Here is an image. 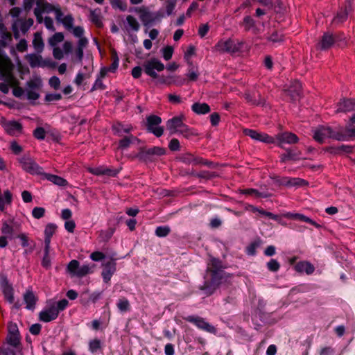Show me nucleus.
<instances>
[{
  "label": "nucleus",
  "instance_id": "obj_33",
  "mask_svg": "<svg viewBox=\"0 0 355 355\" xmlns=\"http://www.w3.org/2000/svg\"><path fill=\"white\" fill-rule=\"evenodd\" d=\"M138 141L139 139H137V137L130 135L125 137L119 141V146L117 148L123 150L128 148L130 146V144H135V142Z\"/></svg>",
  "mask_w": 355,
  "mask_h": 355
},
{
  "label": "nucleus",
  "instance_id": "obj_8",
  "mask_svg": "<svg viewBox=\"0 0 355 355\" xmlns=\"http://www.w3.org/2000/svg\"><path fill=\"white\" fill-rule=\"evenodd\" d=\"M25 60L28 62L31 68L36 67H53L54 62L51 59H43L40 53H30L25 55Z\"/></svg>",
  "mask_w": 355,
  "mask_h": 355
},
{
  "label": "nucleus",
  "instance_id": "obj_41",
  "mask_svg": "<svg viewBox=\"0 0 355 355\" xmlns=\"http://www.w3.org/2000/svg\"><path fill=\"white\" fill-rule=\"evenodd\" d=\"M300 158V153L297 151L293 150L291 149L286 150V153L282 155L280 157V159L282 162H285L287 160H296Z\"/></svg>",
  "mask_w": 355,
  "mask_h": 355
},
{
  "label": "nucleus",
  "instance_id": "obj_5",
  "mask_svg": "<svg viewBox=\"0 0 355 355\" xmlns=\"http://www.w3.org/2000/svg\"><path fill=\"white\" fill-rule=\"evenodd\" d=\"M184 116L183 115L174 116L166 122V128L171 135L179 133L184 137L190 135V130L189 127L184 123Z\"/></svg>",
  "mask_w": 355,
  "mask_h": 355
},
{
  "label": "nucleus",
  "instance_id": "obj_64",
  "mask_svg": "<svg viewBox=\"0 0 355 355\" xmlns=\"http://www.w3.org/2000/svg\"><path fill=\"white\" fill-rule=\"evenodd\" d=\"M261 8L266 9L268 12L270 11L273 8L272 0H256Z\"/></svg>",
  "mask_w": 355,
  "mask_h": 355
},
{
  "label": "nucleus",
  "instance_id": "obj_4",
  "mask_svg": "<svg viewBox=\"0 0 355 355\" xmlns=\"http://www.w3.org/2000/svg\"><path fill=\"white\" fill-rule=\"evenodd\" d=\"M243 47V43L232 39L220 40L214 46V51L220 53L233 54L239 52Z\"/></svg>",
  "mask_w": 355,
  "mask_h": 355
},
{
  "label": "nucleus",
  "instance_id": "obj_45",
  "mask_svg": "<svg viewBox=\"0 0 355 355\" xmlns=\"http://www.w3.org/2000/svg\"><path fill=\"white\" fill-rule=\"evenodd\" d=\"M64 40V35L61 32L55 33L53 36L49 38L48 43L51 46H57L58 43Z\"/></svg>",
  "mask_w": 355,
  "mask_h": 355
},
{
  "label": "nucleus",
  "instance_id": "obj_51",
  "mask_svg": "<svg viewBox=\"0 0 355 355\" xmlns=\"http://www.w3.org/2000/svg\"><path fill=\"white\" fill-rule=\"evenodd\" d=\"M307 182L299 178H289L288 177V187H301L304 185H306Z\"/></svg>",
  "mask_w": 355,
  "mask_h": 355
},
{
  "label": "nucleus",
  "instance_id": "obj_22",
  "mask_svg": "<svg viewBox=\"0 0 355 355\" xmlns=\"http://www.w3.org/2000/svg\"><path fill=\"white\" fill-rule=\"evenodd\" d=\"M116 270V263L114 261H110L104 264L101 274L104 282L108 283L110 281Z\"/></svg>",
  "mask_w": 355,
  "mask_h": 355
},
{
  "label": "nucleus",
  "instance_id": "obj_23",
  "mask_svg": "<svg viewBox=\"0 0 355 355\" xmlns=\"http://www.w3.org/2000/svg\"><path fill=\"white\" fill-rule=\"evenodd\" d=\"M355 110V99H343L337 105V112H347Z\"/></svg>",
  "mask_w": 355,
  "mask_h": 355
},
{
  "label": "nucleus",
  "instance_id": "obj_42",
  "mask_svg": "<svg viewBox=\"0 0 355 355\" xmlns=\"http://www.w3.org/2000/svg\"><path fill=\"white\" fill-rule=\"evenodd\" d=\"M126 22L128 26V29L135 32H137L140 28V25L135 17L132 15L126 17Z\"/></svg>",
  "mask_w": 355,
  "mask_h": 355
},
{
  "label": "nucleus",
  "instance_id": "obj_38",
  "mask_svg": "<svg viewBox=\"0 0 355 355\" xmlns=\"http://www.w3.org/2000/svg\"><path fill=\"white\" fill-rule=\"evenodd\" d=\"M185 78L181 76H169L166 79L162 80V83L170 85H175L176 86H182L185 83Z\"/></svg>",
  "mask_w": 355,
  "mask_h": 355
},
{
  "label": "nucleus",
  "instance_id": "obj_20",
  "mask_svg": "<svg viewBox=\"0 0 355 355\" xmlns=\"http://www.w3.org/2000/svg\"><path fill=\"white\" fill-rule=\"evenodd\" d=\"M276 139L278 141V146H282L283 144H296L299 141V139L295 134L288 132L277 134L276 135Z\"/></svg>",
  "mask_w": 355,
  "mask_h": 355
},
{
  "label": "nucleus",
  "instance_id": "obj_31",
  "mask_svg": "<svg viewBox=\"0 0 355 355\" xmlns=\"http://www.w3.org/2000/svg\"><path fill=\"white\" fill-rule=\"evenodd\" d=\"M326 151L331 154H340L343 153H351L353 151V147L349 145L342 144L339 146H330L326 148Z\"/></svg>",
  "mask_w": 355,
  "mask_h": 355
},
{
  "label": "nucleus",
  "instance_id": "obj_32",
  "mask_svg": "<svg viewBox=\"0 0 355 355\" xmlns=\"http://www.w3.org/2000/svg\"><path fill=\"white\" fill-rule=\"evenodd\" d=\"M14 329V331L11 329L9 331L7 336V342L9 345L17 347L20 343V338L17 326H15Z\"/></svg>",
  "mask_w": 355,
  "mask_h": 355
},
{
  "label": "nucleus",
  "instance_id": "obj_56",
  "mask_svg": "<svg viewBox=\"0 0 355 355\" xmlns=\"http://www.w3.org/2000/svg\"><path fill=\"white\" fill-rule=\"evenodd\" d=\"M37 23L38 24L44 23L45 27L49 31H54L55 30V28L54 27V24H53V21L52 18L50 17H46L44 18L43 16L42 15V21L37 22Z\"/></svg>",
  "mask_w": 355,
  "mask_h": 355
},
{
  "label": "nucleus",
  "instance_id": "obj_7",
  "mask_svg": "<svg viewBox=\"0 0 355 355\" xmlns=\"http://www.w3.org/2000/svg\"><path fill=\"white\" fill-rule=\"evenodd\" d=\"M67 271L72 276L83 277L93 271V266L89 264L80 266L79 262L76 260H71L67 266Z\"/></svg>",
  "mask_w": 355,
  "mask_h": 355
},
{
  "label": "nucleus",
  "instance_id": "obj_13",
  "mask_svg": "<svg viewBox=\"0 0 355 355\" xmlns=\"http://www.w3.org/2000/svg\"><path fill=\"white\" fill-rule=\"evenodd\" d=\"M53 12H55L57 21L60 22L65 28V29L67 31H71L72 29V27H73V25L74 23V18L71 15L63 16V13L58 5L54 6Z\"/></svg>",
  "mask_w": 355,
  "mask_h": 355
},
{
  "label": "nucleus",
  "instance_id": "obj_30",
  "mask_svg": "<svg viewBox=\"0 0 355 355\" xmlns=\"http://www.w3.org/2000/svg\"><path fill=\"white\" fill-rule=\"evenodd\" d=\"M32 44L36 53H41L44 51V43L41 33L36 32L34 33Z\"/></svg>",
  "mask_w": 355,
  "mask_h": 355
},
{
  "label": "nucleus",
  "instance_id": "obj_44",
  "mask_svg": "<svg viewBox=\"0 0 355 355\" xmlns=\"http://www.w3.org/2000/svg\"><path fill=\"white\" fill-rule=\"evenodd\" d=\"M104 78L105 77H101V72L100 71L90 90L91 92L96 90H105L106 89V86L103 82Z\"/></svg>",
  "mask_w": 355,
  "mask_h": 355
},
{
  "label": "nucleus",
  "instance_id": "obj_37",
  "mask_svg": "<svg viewBox=\"0 0 355 355\" xmlns=\"http://www.w3.org/2000/svg\"><path fill=\"white\" fill-rule=\"evenodd\" d=\"M135 11L139 14L140 19L145 25L151 22L150 14L145 7L136 8Z\"/></svg>",
  "mask_w": 355,
  "mask_h": 355
},
{
  "label": "nucleus",
  "instance_id": "obj_62",
  "mask_svg": "<svg viewBox=\"0 0 355 355\" xmlns=\"http://www.w3.org/2000/svg\"><path fill=\"white\" fill-rule=\"evenodd\" d=\"M243 26L245 30H251L254 27L255 21L250 16H246L243 19Z\"/></svg>",
  "mask_w": 355,
  "mask_h": 355
},
{
  "label": "nucleus",
  "instance_id": "obj_54",
  "mask_svg": "<svg viewBox=\"0 0 355 355\" xmlns=\"http://www.w3.org/2000/svg\"><path fill=\"white\" fill-rule=\"evenodd\" d=\"M331 138L337 141H348L347 132L343 133L340 130L335 132L331 129Z\"/></svg>",
  "mask_w": 355,
  "mask_h": 355
},
{
  "label": "nucleus",
  "instance_id": "obj_21",
  "mask_svg": "<svg viewBox=\"0 0 355 355\" xmlns=\"http://www.w3.org/2000/svg\"><path fill=\"white\" fill-rule=\"evenodd\" d=\"M1 289L6 301L10 304L14 302L13 288L6 278H3L1 282Z\"/></svg>",
  "mask_w": 355,
  "mask_h": 355
},
{
  "label": "nucleus",
  "instance_id": "obj_53",
  "mask_svg": "<svg viewBox=\"0 0 355 355\" xmlns=\"http://www.w3.org/2000/svg\"><path fill=\"white\" fill-rule=\"evenodd\" d=\"M114 230L109 228L107 230H101L98 233L99 239L101 241H107L113 235Z\"/></svg>",
  "mask_w": 355,
  "mask_h": 355
},
{
  "label": "nucleus",
  "instance_id": "obj_18",
  "mask_svg": "<svg viewBox=\"0 0 355 355\" xmlns=\"http://www.w3.org/2000/svg\"><path fill=\"white\" fill-rule=\"evenodd\" d=\"M58 316V311L49 304L42 311L39 313V320L44 322H49L55 320Z\"/></svg>",
  "mask_w": 355,
  "mask_h": 355
},
{
  "label": "nucleus",
  "instance_id": "obj_50",
  "mask_svg": "<svg viewBox=\"0 0 355 355\" xmlns=\"http://www.w3.org/2000/svg\"><path fill=\"white\" fill-rule=\"evenodd\" d=\"M1 233L3 235H6L10 238H11V236L13 234V227L8 223L7 220L3 221L2 226L1 228Z\"/></svg>",
  "mask_w": 355,
  "mask_h": 355
},
{
  "label": "nucleus",
  "instance_id": "obj_16",
  "mask_svg": "<svg viewBox=\"0 0 355 355\" xmlns=\"http://www.w3.org/2000/svg\"><path fill=\"white\" fill-rule=\"evenodd\" d=\"M187 322L194 324L198 328L207 332H213L215 328L207 322L204 318L199 316L189 315L184 318Z\"/></svg>",
  "mask_w": 355,
  "mask_h": 355
},
{
  "label": "nucleus",
  "instance_id": "obj_1",
  "mask_svg": "<svg viewBox=\"0 0 355 355\" xmlns=\"http://www.w3.org/2000/svg\"><path fill=\"white\" fill-rule=\"evenodd\" d=\"M13 64L11 60L0 53V79H4L6 83H0V91L3 94L9 92V86L19 84L18 80L12 73Z\"/></svg>",
  "mask_w": 355,
  "mask_h": 355
},
{
  "label": "nucleus",
  "instance_id": "obj_58",
  "mask_svg": "<svg viewBox=\"0 0 355 355\" xmlns=\"http://www.w3.org/2000/svg\"><path fill=\"white\" fill-rule=\"evenodd\" d=\"M170 231L168 226H159L156 228L155 234L159 237H164L170 233Z\"/></svg>",
  "mask_w": 355,
  "mask_h": 355
},
{
  "label": "nucleus",
  "instance_id": "obj_15",
  "mask_svg": "<svg viewBox=\"0 0 355 355\" xmlns=\"http://www.w3.org/2000/svg\"><path fill=\"white\" fill-rule=\"evenodd\" d=\"M166 153V150L164 148L154 146L148 149H141L137 157L142 160L146 161L150 159L151 156L157 155L160 156Z\"/></svg>",
  "mask_w": 355,
  "mask_h": 355
},
{
  "label": "nucleus",
  "instance_id": "obj_57",
  "mask_svg": "<svg viewBox=\"0 0 355 355\" xmlns=\"http://www.w3.org/2000/svg\"><path fill=\"white\" fill-rule=\"evenodd\" d=\"M118 309L123 312L127 311L130 308V303L125 298H121L117 302Z\"/></svg>",
  "mask_w": 355,
  "mask_h": 355
},
{
  "label": "nucleus",
  "instance_id": "obj_60",
  "mask_svg": "<svg viewBox=\"0 0 355 355\" xmlns=\"http://www.w3.org/2000/svg\"><path fill=\"white\" fill-rule=\"evenodd\" d=\"M268 40L272 43H280L284 41V35L278 32H274Z\"/></svg>",
  "mask_w": 355,
  "mask_h": 355
},
{
  "label": "nucleus",
  "instance_id": "obj_28",
  "mask_svg": "<svg viewBox=\"0 0 355 355\" xmlns=\"http://www.w3.org/2000/svg\"><path fill=\"white\" fill-rule=\"evenodd\" d=\"M112 62L110 66L104 67L101 69V77H105L109 72L114 73L116 71L119 67V60L116 54L112 55Z\"/></svg>",
  "mask_w": 355,
  "mask_h": 355
},
{
  "label": "nucleus",
  "instance_id": "obj_10",
  "mask_svg": "<svg viewBox=\"0 0 355 355\" xmlns=\"http://www.w3.org/2000/svg\"><path fill=\"white\" fill-rule=\"evenodd\" d=\"M162 123L161 117L157 115H150L146 117V128L149 132L153 133L157 137L163 135L164 128L159 126Z\"/></svg>",
  "mask_w": 355,
  "mask_h": 355
},
{
  "label": "nucleus",
  "instance_id": "obj_63",
  "mask_svg": "<svg viewBox=\"0 0 355 355\" xmlns=\"http://www.w3.org/2000/svg\"><path fill=\"white\" fill-rule=\"evenodd\" d=\"M45 209L40 207L33 208L32 211V216L36 219H40L44 216Z\"/></svg>",
  "mask_w": 355,
  "mask_h": 355
},
{
  "label": "nucleus",
  "instance_id": "obj_35",
  "mask_svg": "<svg viewBox=\"0 0 355 355\" xmlns=\"http://www.w3.org/2000/svg\"><path fill=\"white\" fill-rule=\"evenodd\" d=\"M191 110L197 114H205L211 110L209 105L205 103H195L192 105Z\"/></svg>",
  "mask_w": 355,
  "mask_h": 355
},
{
  "label": "nucleus",
  "instance_id": "obj_9",
  "mask_svg": "<svg viewBox=\"0 0 355 355\" xmlns=\"http://www.w3.org/2000/svg\"><path fill=\"white\" fill-rule=\"evenodd\" d=\"M223 279L222 273L215 271L214 273L211 275V279L205 282L204 284L200 287V289L204 291L207 295H211L221 284Z\"/></svg>",
  "mask_w": 355,
  "mask_h": 355
},
{
  "label": "nucleus",
  "instance_id": "obj_2",
  "mask_svg": "<svg viewBox=\"0 0 355 355\" xmlns=\"http://www.w3.org/2000/svg\"><path fill=\"white\" fill-rule=\"evenodd\" d=\"M334 45L343 48L347 46V39L345 34L342 32L331 33L329 32L324 33L318 43V46L322 50H327Z\"/></svg>",
  "mask_w": 355,
  "mask_h": 355
},
{
  "label": "nucleus",
  "instance_id": "obj_40",
  "mask_svg": "<svg viewBox=\"0 0 355 355\" xmlns=\"http://www.w3.org/2000/svg\"><path fill=\"white\" fill-rule=\"evenodd\" d=\"M44 176L46 180H48L49 181L53 182V184H55L56 185L66 186L67 184V181L65 179H64L60 176L49 174V173H46L44 175Z\"/></svg>",
  "mask_w": 355,
  "mask_h": 355
},
{
  "label": "nucleus",
  "instance_id": "obj_47",
  "mask_svg": "<svg viewBox=\"0 0 355 355\" xmlns=\"http://www.w3.org/2000/svg\"><path fill=\"white\" fill-rule=\"evenodd\" d=\"M50 304L52 306H54V309L57 310L58 314L59 315L60 311H64L68 306L69 302L66 299H62L58 302H54Z\"/></svg>",
  "mask_w": 355,
  "mask_h": 355
},
{
  "label": "nucleus",
  "instance_id": "obj_27",
  "mask_svg": "<svg viewBox=\"0 0 355 355\" xmlns=\"http://www.w3.org/2000/svg\"><path fill=\"white\" fill-rule=\"evenodd\" d=\"M57 230V225L53 223H49L44 230V245L46 250L50 249L51 237Z\"/></svg>",
  "mask_w": 355,
  "mask_h": 355
},
{
  "label": "nucleus",
  "instance_id": "obj_11",
  "mask_svg": "<svg viewBox=\"0 0 355 355\" xmlns=\"http://www.w3.org/2000/svg\"><path fill=\"white\" fill-rule=\"evenodd\" d=\"M164 69V64L157 58H151L144 64V72L153 78L157 77L156 71L160 72Z\"/></svg>",
  "mask_w": 355,
  "mask_h": 355
},
{
  "label": "nucleus",
  "instance_id": "obj_19",
  "mask_svg": "<svg viewBox=\"0 0 355 355\" xmlns=\"http://www.w3.org/2000/svg\"><path fill=\"white\" fill-rule=\"evenodd\" d=\"M352 10L351 2L349 1H346L344 8H341L336 16L333 19L332 23L334 24L343 23L347 19L348 15Z\"/></svg>",
  "mask_w": 355,
  "mask_h": 355
},
{
  "label": "nucleus",
  "instance_id": "obj_14",
  "mask_svg": "<svg viewBox=\"0 0 355 355\" xmlns=\"http://www.w3.org/2000/svg\"><path fill=\"white\" fill-rule=\"evenodd\" d=\"M243 133L252 139L259 141L266 144H274L275 139L266 133H261L252 129H244Z\"/></svg>",
  "mask_w": 355,
  "mask_h": 355
},
{
  "label": "nucleus",
  "instance_id": "obj_25",
  "mask_svg": "<svg viewBox=\"0 0 355 355\" xmlns=\"http://www.w3.org/2000/svg\"><path fill=\"white\" fill-rule=\"evenodd\" d=\"M283 216H284V217H285L286 218L295 219V220H298L300 221L308 223L316 227H320L316 222H315L310 218H309L303 214H301L287 212V213L284 214Z\"/></svg>",
  "mask_w": 355,
  "mask_h": 355
},
{
  "label": "nucleus",
  "instance_id": "obj_52",
  "mask_svg": "<svg viewBox=\"0 0 355 355\" xmlns=\"http://www.w3.org/2000/svg\"><path fill=\"white\" fill-rule=\"evenodd\" d=\"M20 29L23 33H26L31 27L33 25L34 21L32 18H28L24 20H19Z\"/></svg>",
  "mask_w": 355,
  "mask_h": 355
},
{
  "label": "nucleus",
  "instance_id": "obj_59",
  "mask_svg": "<svg viewBox=\"0 0 355 355\" xmlns=\"http://www.w3.org/2000/svg\"><path fill=\"white\" fill-rule=\"evenodd\" d=\"M0 36L1 38V44L3 46H6L7 43L12 41V35L7 31V28L0 33Z\"/></svg>",
  "mask_w": 355,
  "mask_h": 355
},
{
  "label": "nucleus",
  "instance_id": "obj_26",
  "mask_svg": "<svg viewBox=\"0 0 355 355\" xmlns=\"http://www.w3.org/2000/svg\"><path fill=\"white\" fill-rule=\"evenodd\" d=\"M183 162L187 164H192L194 165L202 164L209 166L210 162L202 157H196L192 154L187 153L182 157Z\"/></svg>",
  "mask_w": 355,
  "mask_h": 355
},
{
  "label": "nucleus",
  "instance_id": "obj_36",
  "mask_svg": "<svg viewBox=\"0 0 355 355\" xmlns=\"http://www.w3.org/2000/svg\"><path fill=\"white\" fill-rule=\"evenodd\" d=\"M220 268L221 262L217 259L212 258L208 263L207 271L211 273V275L214 274L215 271L217 272H221L223 277H224L225 273L220 270Z\"/></svg>",
  "mask_w": 355,
  "mask_h": 355
},
{
  "label": "nucleus",
  "instance_id": "obj_3",
  "mask_svg": "<svg viewBox=\"0 0 355 355\" xmlns=\"http://www.w3.org/2000/svg\"><path fill=\"white\" fill-rule=\"evenodd\" d=\"M34 3L36 7L34 9V15L37 22L42 21V15L53 12L54 5L51 4L44 0H24V7L26 10H30Z\"/></svg>",
  "mask_w": 355,
  "mask_h": 355
},
{
  "label": "nucleus",
  "instance_id": "obj_43",
  "mask_svg": "<svg viewBox=\"0 0 355 355\" xmlns=\"http://www.w3.org/2000/svg\"><path fill=\"white\" fill-rule=\"evenodd\" d=\"M302 89V85L301 84L295 81L293 85L290 87L288 89V92L292 97L293 99H296L297 97L300 96Z\"/></svg>",
  "mask_w": 355,
  "mask_h": 355
},
{
  "label": "nucleus",
  "instance_id": "obj_49",
  "mask_svg": "<svg viewBox=\"0 0 355 355\" xmlns=\"http://www.w3.org/2000/svg\"><path fill=\"white\" fill-rule=\"evenodd\" d=\"M23 168L25 171L31 174L37 173L40 168L37 164L31 161L24 162L23 164Z\"/></svg>",
  "mask_w": 355,
  "mask_h": 355
},
{
  "label": "nucleus",
  "instance_id": "obj_34",
  "mask_svg": "<svg viewBox=\"0 0 355 355\" xmlns=\"http://www.w3.org/2000/svg\"><path fill=\"white\" fill-rule=\"evenodd\" d=\"M24 300L26 304V309H34L37 297L32 291L28 290L24 295Z\"/></svg>",
  "mask_w": 355,
  "mask_h": 355
},
{
  "label": "nucleus",
  "instance_id": "obj_6",
  "mask_svg": "<svg viewBox=\"0 0 355 355\" xmlns=\"http://www.w3.org/2000/svg\"><path fill=\"white\" fill-rule=\"evenodd\" d=\"M42 87V80L39 76H34L28 80L25 86L26 98L29 101H36L40 96Z\"/></svg>",
  "mask_w": 355,
  "mask_h": 355
},
{
  "label": "nucleus",
  "instance_id": "obj_24",
  "mask_svg": "<svg viewBox=\"0 0 355 355\" xmlns=\"http://www.w3.org/2000/svg\"><path fill=\"white\" fill-rule=\"evenodd\" d=\"M88 171L96 175H107L109 176H116L118 173L119 170L116 169H111L109 168H105L104 166H98L95 168H89Z\"/></svg>",
  "mask_w": 355,
  "mask_h": 355
},
{
  "label": "nucleus",
  "instance_id": "obj_61",
  "mask_svg": "<svg viewBox=\"0 0 355 355\" xmlns=\"http://www.w3.org/2000/svg\"><path fill=\"white\" fill-rule=\"evenodd\" d=\"M110 3L113 8H119L122 11H125L127 8L126 3L121 0H110Z\"/></svg>",
  "mask_w": 355,
  "mask_h": 355
},
{
  "label": "nucleus",
  "instance_id": "obj_48",
  "mask_svg": "<svg viewBox=\"0 0 355 355\" xmlns=\"http://www.w3.org/2000/svg\"><path fill=\"white\" fill-rule=\"evenodd\" d=\"M239 193L244 195L248 196H253L257 198H266L267 197L266 195L263 194L262 193L259 192L258 190L254 189H240Z\"/></svg>",
  "mask_w": 355,
  "mask_h": 355
},
{
  "label": "nucleus",
  "instance_id": "obj_29",
  "mask_svg": "<svg viewBox=\"0 0 355 355\" xmlns=\"http://www.w3.org/2000/svg\"><path fill=\"white\" fill-rule=\"evenodd\" d=\"M295 270L299 272H306L307 275L312 274L315 268L313 264L309 261H300L295 266Z\"/></svg>",
  "mask_w": 355,
  "mask_h": 355
},
{
  "label": "nucleus",
  "instance_id": "obj_46",
  "mask_svg": "<svg viewBox=\"0 0 355 355\" xmlns=\"http://www.w3.org/2000/svg\"><path fill=\"white\" fill-rule=\"evenodd\" d=\"M166 15H171L175 8L178 0H163Z\"/></svg>",
  "mask_w": 355,
  "mask_h": 355
},
{
  "label": "nucleus",
  "instance_id": "obj_12",
  "mask_svg": "<svg viewBox=\"0 0 355 355\" xmlns=\"http://www.w3.org/2000/svg\"><path fill=\"white\" fill-rule=\"evenodd\" d=\"M1 124L6 132L11 136H19L22 133V124L17 121H8L2 119Z\"/></svg>",
  "mask_w": 355,
  "mask_h": 355
},
{
  "label": "nucleus",
  "instance_id": "obj_55",
  "mask_svg": "<svg viewBox=\"0 0 355 355\" xmlns=\"http://www.w3.org/2000/svg\"><path fill=\"white\" fill-rule=\"evenodd\" d=\"M101 348V343L100 340L95 338L89 341V350L92 353L96 352Z\"/></svg>",
  "mask_w": 355,
  "mask_h": 355
},
{
  "label": "nucleus",
  "instance_id": "obj_17",
  "mask_svg": "<svg viewBox=\"0 0 355 355\" xmlns=\"http://www.w3.org/2000/svg\"><path fill=\"white\" fill-rule=\"evenodd\" d=\"M331 128L329 126H319L313 130V138L315 141L322 144L327 138H331Z\"/></svg>",
  "mask_w": 355,
  "mask_h": 355
},
{
  "label": "nucleus",
  "instance_id": "obj_39",
  "mask_svg": "<svg viewBox=\"0 0 355 355\" xmlns=\"http://www.w3.org/2000/svg\"><path fill=\"white\" fill-rule=\"evenodd\" d=\"M113 130L120 135L122 133H129L133 130V127L130 124H123L118 123L113 125Z\"/></svg>",
  "mask_w": 355,
  "mask_h": 355
}]
</instances>
